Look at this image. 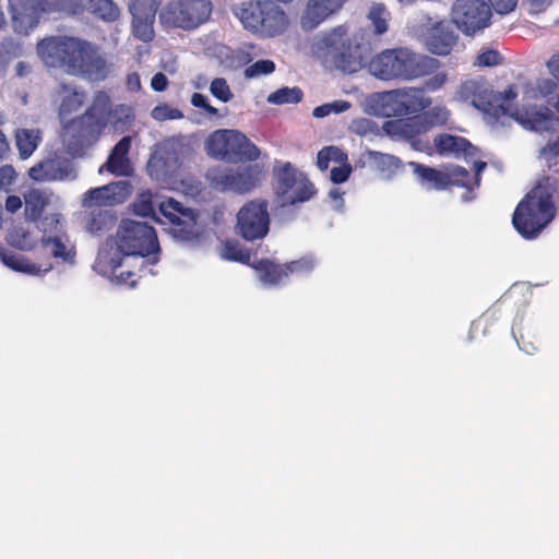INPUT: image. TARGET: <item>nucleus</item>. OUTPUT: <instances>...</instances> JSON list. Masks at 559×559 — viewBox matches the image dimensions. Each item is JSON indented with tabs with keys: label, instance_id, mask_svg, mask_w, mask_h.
<instances>
[{
	"label": "nucleus",
	"instance_id": "obj_1",
	"mask_svg": "<svg viewBox=\"0 0 559 559\" xmlns=\"http://www.w3.org/2000/svg\"><path fill=\"white\" fill-rule=\"evenodd\" d=\"M36 50L47 67L96 81L107 76L106 59L99 48L86 39L69 35L47 36L37 43Z\"/></svg>",
	"mask_w": 559,
	"mask_h": 559
},
{
	"label": "nucleus",
	"instance_id": "obj_2",
	"mask_svg": "<svg viewBox=\"0 0 559 559\" xmlns=\"http://www.w3.org/2000/svg\"><path fill=\"white\" fill-rule=\"evenodd\" d=\"M439 67L438 59L407 47L383 49L365 63L367 71L381 81H409L432 74Z\"/></svg>",
	"mask_w": 559,
	"mask_h": 559
},
{
	"label": "nucleus",
	"instance_id": "obj_3",
	"mask_svg": "<svg viewBox=\"0 0 559 559\" xmlns=\"http://www.w3.org/2000/svg\"><path fill=\"white\" fill-rule=\"evenodd\" d=\"M132 207L139 216L151 217L157 223H168L174 236L180 240H193L199 235L197 228L199 214L190 207H185L173 198L158 205V213L165 221L157 216L151 191L141 192L132 203Z\"/></svg>",
	"mask_w": 559,
	"mask_h": 559
},
{
	"label": "nucleus",
	"instance_id": "obj_4",
	"mask_svg": "<svg viewBox=\"0 0 559 559\" xmlns=\"http://www.w3.org/2000/svg\"><path fill=\"white\" fill-rule=\"evenodd\" d=\"M555 213L551 193L547 188L536 186L516 205L512 225L524 239L533 240L554 219Z\"/></svg>",
	"mask_w": 559,
	"mask_h": 559
},
{
	"label": "nucleus",
	"instance_id": "obj_5",
	"mask_svg": "<svg viewBox=\"0 0 559 559\" xmlns=\"http://www.w3.org/2000/svg\"><path fill=\"white\" fill-rule=\"evenodd\" d=\"M233 12L246 29L263 37L277 36L289 24L286 12L274 1L249 0L235 7Z\"/></svg>",
	"mask_w": 559,
	"mask_h": 559
},
{
	"label": "nucleus",
	"instance_id": "obj_6",
	"mask_svg": "<svg viewBox=\"0 0 559 559\" xmlns=\"http://www.w3.org/2000/svg\"><path fill=\"white\" fill-rule=\"evenodd\" d=\"M319 48L324 62L345 73H355L365 67L361 46L347 35V28L340 25L325 34Z\"/></svg>",
	"mask_w": 559,
	"mask_h": 559
},
{
	"label": "nucleus",
	"instance_id": "obj_7",
	"mask_svg": "<svg viewBox=\"0 0 559 559\" xmlns=\"http://www.w3.org/2000/svg\"><path fill=\"white\" fill-rule=\"evenodd\" d=\"M265 176V167L250 164L239 168H210L205 174L209 186L219 192L247 194L261 185Z\"/></svg>",
	"mask_w": 559,
	"mask_h": 559
},
{
	"label": "nucleus",
	"instance_id": "obj_8",
	"mask_svg": "<svg viewBox=\"0 0 559 559\" xmlns=\"http://www.w3.org/2000/svg\"><path fill=\"white\" fill-rule=\"evenodd\" d=\"M117 250L123 255L145 258L159 251L156 230L144 222L122 219L115 236Z\"/></svg>",
	"mask_w": 559,
	"mask_h": 559
},
{
	"label": "nucleus",
	"instance_id": "obj_9",
	"mask_svg": "<svg viewBox=\"0 0 559 559\" xmlns=\"http://www.w3.org/2000/svg\"><path fill=\"white\" fill-rule=\"evenodd\" d=\"M207 153L219 159L254 162L260 157L259 147L237 130H216L206 141Z\"/></svg>",
	"mask_w": 559,
	"mask_h": 559
},
{
	"label": "nucleus",
	"instance_id": "obj_10",
	"mask_svg": "<svg viewBox=\"0 0 559 559\" xmlns=\"http://www.w3.org/2000/svg\"><path fill=\"white\" fill-rule=\"evenodd\" d=\"M73 4L74 0H10L13 28L19 34L27 35L38 25L43 14H72Z\"/></svg>",
	"mask_w": 559,
	"mask_h": 559
},
{
	"label": "nucleus",
	"instance_id": "obj_11",
	"mask_svg": "<svg viewBox=\"0 0 559 559\" xmlns=\"http://www.w3.org/2000/svg\"><path fill=\"white\" fill-rule=\"evenodd\" d=\"M210 0H171L159 12L163 24L192 31L206 23L212 14Z\"/></svg>",
	"mask_w": 559,
	"mask_h": 559
},
{
	"label": "nucleus",
	"instance_id": "obj_12",
	"mask_svg": "<svg viewBox=\"0 0 559 559\" xmlns=\"http://www.w3.org/2000/svg\"><path fill=\"white\" fill-rule=\"evenodd\" d=\"M61 136L69 152L73 155H81L97 139L100 131L106 127L103 118H93L92 110H85L83 115L61 122Z\"/></svg>",
	"mask_w": 559,
	"mask_h": 559
},
{
	"label": "nucleus",
	"instance_id": "obj_13",
	"mask_svg": "<svg viewBox=\"0 0 559 559\" xmlns=\"http://www.w3.org/2000/svg\"><path fill=\"white\" fill-rule=\"evenodd\" d=\"M237 234L247 241L263 239L270 229L269 203L263 199L246 202L237 213Z\"/></svg>",
	"mask_w": 559,
	"mask_h": 559
},
{
	"label": "nucleus",
	"instance_id": "obj_14",
	"mask_svg": "<svg viewBox=\"0 0 559 559\" xmlns=\"http://www.w3.org/2000/svg\"><path fill=\"white\" fill-rule=\"evenodd\" d=\"M491 9L484 0H455L451 9V22L466 36L488 27Z\"/></svg>",
	"mask_w": 559,
	"mask_h": 559
},
{
	"label": "nucleus",
	"instance_id": "obj_15",
	"mask_svg": "<svg viewBox=\"0 0 559 559\" xmlns=\"http://www.w3.org/2000/svg\"><path fill=\"white\" fill-rule=\"evenodd\" d=\"M456 98L469 103L492 119L502 110L500 96L496 95L492 86L481 76L462 82L456 91Z\"/></svg>",
	"mask_w": 559,
	"mask_h": 559
},
{
	"label": "nucleus",
	"instance_id": "obj_16",
	"mask_svg": "<svg viewBox=\"0 0 559 559\" xmlns=\"http://www.w3.org/2000/svg\"><path fill=\"white\" fill-rule=\"evenodd\" d=\"M157 5L154 0H133L130 4L132 14V34L143 43L153 40L154 22Z\"/></svg>",
	"mask_w": 559,
	"mask_h": 559
},
{
	"label": "nucleus",
	"instance_id": "obj_17",
	"mask_svg": "<svg viewBox=\"0 0 559 559\" xmlns=\"http://www.w3.org/2000/svg\"><path fill=\"white\" fill-rule=\"evenodd\" d=\"M391 103L394 105L393 115L407 116L427 109L431 99L426 96L425 91L418 87H404L389 93Z\"/></svg>",
	"mask_w": 559,
	"mask_h": 559
},
{
	"label": "nucleus",
	"instance_id": "obj_18",
	"mask_svg": "<svg viewBox=\"0 0 559 559\" xmlns=\"http://www.w3.org/2000/svg\"><path fill=\"white\" fill-rule=\"evenodd\" d=\"M453 23L448 20H441L432 24L427 32L426 47L437 56H448L459 41V34L455 32Z\"/></svg>",
	"mask_w": 559,
	"mask_h": 559
},
{
	"label": "nucleus",
	"instance_id": "obj_19",
	"mask_svg": "<svg viewBox=\"0 0 559 559\" xmlns=\"http://www.w3.org/2000/svg\"><path fill=\"white\" fill-rule=\"evenodd\" d=\"M348 0H308L300 17L301 27L311 31L342 11Z\"/></svg>",
	"mask_w": 559,
	"mask_h": 559
},
{
	"label": "nucleus",
	"instance_id": "obj_20",
	"mask_svg": "<svg viewBox=\"0 0 559 559\" xmlns=\"http://www.w3.org/2000/svg\"><path fill=\"white\" fill-rule=\"evenodd\" d=\"M511 118L525 129L547 131L551 127L552 111L547 106H523L522 108H514Z\"/></svg>",
	"mask_w": 559,
	"mask_h": 559
},
{
	"label": "nucleus",
	"instance_id": "obj_21",
	"mask_svg": "<svg viewBox=\"0 0 559 559\" xmlns=\"http://www.w3.org/2000/svg\"><path fill=\"white\" fill-rule=\"evenodd\" d=\"M84 12L107 23L116 22L120 16V10L112 0H74L72 14L81 15Z\"/></svg>",
	"mask_w": 559,
	"mask_h": 559
},
{
	"label": "nucleus",
	"instance_id": "obj_22",
	"mask_svg": "<svg viewBox=\"0 0 559 559\" xmlns=\"http://www.w3.org/2000/svg\"><path fill=\"white\" fill-rule=\"evenodd\" d=\"M436 151L439 155L473 156L475 147L463 136L449 133L438 134L433 139Z\"/></svg>",
	"mask_w": 559,
	"mask_h": 559
},
{
	"label": "nucleus",
	"instance_id": "obj_23",
	"mask_svg": "<svg viewBox=\"0 0 559 559\" xmlns=\"http://www.w3.org/2000/svg\"><path fill=\"white\" fill-rule=\"evenodd\" d=\"M59 92L62 94L58 116L60 121L70 119V117L79 111L84 105L86 95L82 90L76 86L68 85L66 83L60 84Z\"/></svg>",
	"mask_w": 559,
	"mask_h": 559
},
{
	"label": "nucleus",
	"instance_id": "obj_24",
	"mask_svg": "<svg viewBox=\"0 0 559 559\" xmlns=\"http://www.w3.org/2000/svg\"><path fill=\"white\" fill-rule=\"evenodd\" d=\"M131 147V136H123L112 148L107 162V170L116 176H128L131 167L128 153Z\"/></svg>",
	"mask_w": 559,
	"mask_h": 559
},
{
	"label": "nucleus",
	"instance_id": "obj_25",
	"mask_svg": "<svg viewBox=\"0 0 559 559\" xmlns=\"http://www.w3.org/2000/svg\"><path fill=\"white\" fill-rule=\"evenodd\" d=\"M68 173L58 159L48 158L28 169V177L34 181L62 180Z\"/></svg>",
	"mask_w": 559,
	"mask_h": 559
},
{
	"label": "nucleus",
	"instance_id": "obj_26",
	"mask_svg": "<svg viewBox=\"0 0 559 559\" xmlns=\"http://www.w3.org/2000/svg\"><path fill=\"white\" fill-rule=\"evenodd\" d=\"M251 266L259 273V278L264 285L275 286L287 278L285 265L269 259L257 260Z\"/></svg>",
	"mask_w": 559,
	"mask_h": 559
},
{
	"label": "nucleus",
	"instance_id": "obj_27",
	"mask_svg": "<svg viewBox=\"0 0 559 559\" xmlns=\"http://www.w3.org/2000/svg\"><path fill=\"white\" fill-rule=\"evenodd\" d=\"M414 174L418 177L423 185H427L435 190H445L449 188V177L445 170H439L423 164L414 163Z\"/></svg>",
	"mask_w": 559,
	"mask_h": 559
},
{
	"label": "nucleus",
	"instance_id": "obj_28",
	"mask_svg": "<svg viewBox=\"0 0 559 559\" xmlns=\"http://www.w3.org/2000/svg\"><path fill=\"white\" fill-rule=\"evenodd\" d=\"M383 130L390 136L409 140L420 133L419 117L388 120Z\"/></svg>",
	"mask_w": 559,
	"mask_h": 559
},
{
	"label": "nucleus",
	"instance_id": "obj_29",
	"mask_svg": "<svg viewBox=\"0 0 559 559\" xmlns=\"http://www.w3.org/2000/svg\"><path fill=\"white\" fill-rule=\"evenodd\" d=\"M273 173L276 180V189L281 195H284L288 191L293 190L299 181V178L305 176L298 173V170L289 162L275 165Z\"/></svg>",
	"mask_w": 559,
	"mask_h": 559
},
{
	"label": "nucleus",
	"instance_id": "obj_30",
	"mask_svg": "<svg viewBox=\"0 0 559 559\" xmlns=\"http://www.w3.org/2000/svg\"><path fill=\"white\" fill-rule=\"evenodd\" d=\"M25 212L31 221H38L49 204V194L40 189L33 188L24 194Z\"/></svg>",
	"mask_w": 559,
	"mask_h": 559
},
{
	"label": "nucleus",
	"instance_id": "obj_31",
	"mask_svg": "<svg viewBox=\"0 0 559 559\" xmlns=\"http://www.w3.org/2000/svg\"><path fill=\"white\" fill-rule=\"evenodd\" d=\"M40 141L39 130L17 129L15 132V143L22 159H27L38 147Z\"/></svg>",
	"mask_w": 559,
	"mask_h": 559
},
{
	"label": "nucleus",
	"instance_id": "obj_32",
	"mask_svg": "<svg viewBox=\"0 0 559 559\" xmlns=\"http://www.w3.org/2000/svg\"><path fill=\"white\" fill-rule=\"evenodd\" d=\"M104 120L111 124L115 133H123L129 130L134 121V114L129 106L121 104L109 110Z\"/></svg>",
	"mask_w": 559,
	"mask_h": 559
},
{
	"label": "nucleus",
	"instance_id": "obj_33",
	"mask_svg": "<svg viewBox=\"0 0 559 559\" xmlns=\"http://www.w3.org/2000/svg\"><path fill=\"white\" fill-rule=\"evenodd\" d=\"M447 175L449 177V188L454 186L473 191V189L478 187L480 182V178H473L469 171L461 166H452L448 168Z\"/></svg>",
	"mask_w": 559,
	"mask_h": 559
},
{
	"label": "nucleus",
	"instance_id": "obj_34",
	"mask_svg": "<svg viewBox=\"0 0 559 559\" xmlns=\"http://www.w3.org/2000/svg\"><path fill=\"white\" fill-rule=\"evenodd\" d=\"M390 12L383 3H373L367 14L373 34L382 35L389 29Z\"/></svg>",
	"mask_w": 559,
	"mask_h": 559
},
{
	"label": "nucleus",
	"instance_id": "obj_35",
	"mask_svg": "<svg viewBox=\"0 0 559 559\" xmlns=\"http://www.w3.org/2000/svg\"><path fill=\"white\" fill-rule=\"evenodd\" d=\"M41 242L45 247H50V252L53 258L61 259L63 262L74 263L75 250L73 246H67L62 238L56 237H43Z\"/></svg>",
	"mask_w": 559,
	"mask_h": 559
},
{
	"label": "nucleus",
	"instance_id": "obj_36",
	"mask_svg": "<svg viewBox=\"0 0 559 559\" xmlns=\"http://www.w3.org/2000/svg\"><path fill=\"white\" fill-rule=\"evenodd\" d=\"M222 257L225 260L239 262L242 264L251 265V253L248 249L243 248L238 240L230 239L223 243Z\"/></svg>",
	"mask_w": 559,
	"mask_h": 559
},
{
	"label": "nucleus",
	"instance_id": "obj_37",
	"mask_svg": "<svg viewBox=\"0 0 559 559\" xmlns=\"http://www.w3.org/2000/svg\"><path fill=\"white\" fill-rule=\"evenodd\" d=\"M304 97V92L300 87H281L271 93L266 100L273 105L298 104Z\"/></svg>",
	"mask_w": 559,
	"mask_h": 559
},
{
	"label": "nucleus",
	"instance_id": "obj_38",
	"mask_svg": "<svg viewBox=\"0 0 559 559\" xmlns=\"http://www.w3.org/2000/svg\"><path fill=\"white\" fill-rule=\"evenodd\" d=\"M346 160L347 154L342 148L333 145L324 146L317 155V166L323 171L329 168L331 162L340 164Z\"/></svg>",
	"mask_w": 559,
	"mask_h": 559
},
{
	"label": "nucleus",
	"instance_id": "obj_39",
	"mask_svg": "<svg viewBox=\"0 0 559 559\" xmlns=\"http://www.w3.org/2000/svg\"><path fill=\"white\" fill-rule=\"evenodd\" d=\"M2 262L9 266L10 269L23 272L27 274H36L39 269L36 264L31 263L26 258L15 254V253H5L2 255Z\"/></svg>",
	"mask_w": 559,
	"mask_h": 559
},
{
	"label": "nucleus",
	"instance_id": "obj_40",
	"mask_svg": "<svg viewBox=\"0 0 559 559\" xmlns=\"http://www.w3.org/2000/svg\"><path fill=\"white\" fill-rule=\"evenodd\" d=\"M317 190L313 183L306 177H300L299 181L295 186L294 195L289 199L292 204L302 203L309 201Z\"/></svg>",
	"mask_w": 559,
	"mask_h": 559
},
{
	"label": "nucleus",
	"instance_id": "obj_41",
	"mask_svg": "<svg viewBox=\"0 0 559 559\" xmlns=\"http://www.w3.org/2000/svg\"><path fill=\"white\" fill-rule=\"evenodd\" d=\"M284 265L287 277L289 275L305 276L313 271L316 262L312 257H302L298 260L284 263Z\"/></svg>",
	"mask_w": 559,
	"mask_h": 559
},
{
	"label": "nucleus",
	"instance_id": "obj_42",
	"mask_svg": "<svg viewBox=\"0 0 559 559\" xmlns=\"http://www.w3.org/2000/svg\"><path fill=\"white\" fill-rule=\"evenodd\" d=\"M8 240L13 247L21 250H31L35 245L31 233L23 227L12 228L9 233Z\"/></svg>",
	"mask_w": 559,
	"mask_h": 559
},
{
	"label": "nucleus",
	"instance_id": "obj_43",
	"mask_svg": "<svg viewBox=\"0 0 559 559\" xmlns=\"http://www.w3.org/2000/svg\"><path fill=\"white\" fill-rule=\"evenodd\" d=\"M112 109L109 95L104 91H99L95 94L93 104L86 110H92L93 118L105 119L108 116L109 110Z\"/></svg>",
	"mask_w": 559,
	"mask_h": 559
},
{
	"label": "nucleus",
	"instance_id": "obj_44",
	"mask_svg": "<svg viewBox=\"0 0 559 559\" xmlns=\"http://www.w3.org/2000/svg\"><path fill=\"white\" fill-rule=\"evenodd\" d=\"M496 95L500 96V105L502 107L501 112H497V118H493L495 121H498L500 118L509 116L511 118V112L514 109L508 104V102L513 100L518 96V90L514 84L509 85L503 93L496 92Z\"/></svg>",
	"mask_w": 559,
	"mask_h": 559
},
{
	"label": "nucleus",
	"instance_id": "obj_45",
	"mask_svg": "<svg viewBox=\"0 0 559 559\" xmlns=\"http://www.w3.org/2000/svg\"><path fill=\"white\" fill-rule=\"evenodd\" d=\"M350 107V104L345 100H335L316 107L312 111L313 117L323 118L329 116L331 112L340 114L346 111Z\"/></svg>",
	"mask_w": 559,
	"mask_h": 559
},
{
	"label": "nucleus",
	"instance_id": "obj_46",
	"mask_svg": "<svg viewBox=\"0 0 559 559\" xmlns=\"http://www.w3.org/2000/svg\"><path fill=\"white\" fill-rule=\"evenodd\" d=\"M275 70V63L269 59H262L253 62L245 70V76L248 79L255 78L258 75H266Z\"/></svg>",
	"mask_w": 559,
	"mask_h": 559
},
{
	"label": "nucleus",
	"instance_id": "obj_47",
	"mask_svg": "<svg viewBox=\"0 0 559 559\" xmlns=\"http://www.w3.org/2000/svg\"><path fill=\"white\" fill-rule=\"evenodd\" d=\"M210 92L223 103L229 102L234 96L227 81L223 78H216L211 82Z\"/></svg>",
	"mask_w": 559,
	"mask_h": 559
},
{
	"label": "nucleus",
	"instance_id": "obj_48",
	"mask_svg": "<svg viewBox=\"0 0 559 559\" xmlns=\"http://www.w3.org/2000/svg\"><path fill=\"white\" fill-rule=\"evenodd\" d=\"M151 116L153 119L157 121H165V120H176L182 118V112L177 109L173 108L166 104L158 105L153 108Z\"/></svg>",
	"mask_w": 559,
	"mask_h": 559
},
{
	"label": "nucleus",
	"instance_id": "obj_49",
	"mask_svg": "<svg viewBox=\"0 0 559 559\" xmlns=\"http://www.w3.org/2000/svg\"><path fill=\"white\" fill-rule=\"evenodd\" d=\"M108 191L109 186L91 189L85 194L83 204L88 207L93 205H102L104 201L109 198Z\"/></svg>",
	"mask_w": 559,
	"mask_h": 559
},
{
	"label": "nucleus",
	"instance_id": "obj_50",
	"mask_svg": "<svg viewBox=\"0 0 559 559\" xmlns=\"http://www.w3.org/2000/svg\"><path fill=\"white\" fill-rule=\"evenodd\" d=\"M120 266V262L116 261L115 259L111 260V270L112 273L117 276L118 281L122 284L129 285L130 287H134L141 275H138V273L133 271H121L119 274H117V270Z\"/></svg>",
	"mask_w": 559,
	"mask_h": 559
},
{
	"label": "nucleus",
	"instance_id": "obj_51",
	"mask_svg": "<svg viewBox=\"0 0 559 559\" xmlns=\"http://www.w3.org/2000/svg\"><path fill=\"white\" fill-rule=\"evenodd\" d=\"M450 116V111L445 107H433L425 114V119L430 124H445Z\"/></svg>",
	"mask_w": 559,
	"mask_h": 559
},
{
	"label": "nucleus",
	"instance_id": "obj_52",
	"mask_svg": "<svg viewBox=\"0 0 559 559\" xmlns=\"http://www.w3.org/2000/svg\"><path fill=\"white\" fill-rule=\"evenodd\" d=\"M112 216L109 215L106 211L99 210L97 213H92V217L90 218L87 226L92 231L102 230L108 223H110Z\"/></svg>",
	"mask_w": 559,
	"mask_h": 559
},
{
	"label": "nucleus",
	"instance_id": "obj_53",
	"mask_svg": "<svg viewBox=\"0 0 559 559\" xmlns=\"http://www.w3.org/2000/svg\"><path fill=\"white\" fill-rule=\"evenodd\" d=\"M501 56L497 50L488 49L477 56L476 64L478 67H493L501 63Z\"/></svg>",
	"mask_w": 559,
	"mask_h": 559
},
{
	"label": "nucleus",
	"instance_id": "obj_54",
	"mask_svg": "<svg viewBox=\"0 0 559 559\" xmlns=\"http://www.w3.org/2000/svg\"><path fill=\"white\" fill-rule=\"evenodd\" d=\"M352 170L353 168L347 160L340 163L338 167H334L331 169L332 182L337 185L345 182L349 178Z\"/></svg>",
	"mask_w": 559,
	"mask_h": 559
},
{
	"label": "nucleus",
	"instance_id": "obj_55",
	"mask_svg": "<svg viewBox=\"0 0 559 559\" xmlns=\"http://www.w3.org/2000/svg\"><path fill=\"white\" fill-rule=\"evenodd\" d=\"M495 11L499 14H507L514 10L518 0H488Z\"/></svg>",
	"mask_w": 559,
	"mask_h": 559
},
{
	"label": "nucleus",
	"instance_id": "obj_56",
	"mask_svg": "<svg viewBox=\"0 0 559 559\" xmlns=\"http://www.w3.org/2000/svg\"><path fill=\"white\" fill-rule=\"evenodd\" d=\"M16 177L15 170L12 166L7 165L0 167V188L9 187L13 183Z\"/></svg>",
	"mask_w": 559,
	"mask_h": 559
},
{
	"label": "nucleus",
	"instance_id": "obj_57",
	"mask_svg": "<svg viewBox=\"0 0 559 559\" xmlns=\"http://www.w3.org/2000/svg\"><path fill=\"white\" fill-rule=\"evenodd\" d=\"M447 79L448 76L444 72H439L428 79L425 85L429 91H436L444 85Z\"/></svg>",
	"mask_w": 559,
	"mask_h": 559
},
{
	"label": "nucleus",
	"instance_id": "obj_58",
	"mask_svg": "<svg viewBox=\"0 0 559 559\" xmlns=\"http://www.w3.org/2000/svg\"><path fill=\"white\" fill-rule=\"evenodd\" d=\"M168 86V79L163 72H157L151 80V87L155 92H164Z\"/></svg>",
	"mask_w": 559,
	"mask_h": 559
},
{
	"label": "nucleus",
	"instance_id": "obj_59",
	"mask_svg": "<svg viewBox=\"0 0 559 559\" xmlns=\"http://www.w3.org/2000/svg\"><path fill=\"white\" fill-rule=\"evenodd\" d=\"M126 85L130 92H139L141 90V79L139 73L131 72L127 75Z\"/></svg>",
	"mask_w": 559,
	"mask_h": 559
},
{
	"label": "nucleus",
	"instance_id": "obj_60",
	"mask_svg": "<svg viewBox=\"0 0 559 559\" xmlns=\"http://www.w3.org/2000/svg\"><path fill=\"white\" fill-rule=\"evenodd\" d=\"M551 3V0H528L530 12L532 14H538L545 11Z\"/></svg>",
	"mask_w": 559,
	"mask_h": 559
},
{
	"label": "nucleus",
	"instance_id": "obj_61",
	"mask_svg": "<svg viewBox=\"0 0 559 559\" xmlns=\"http://www.w3.org/2000/svg\"><path fill=\"white\" fill-rule=\"evenodd\" d=\"M22 207V200L17 195H9L5 200V209L11 212L15 213L17 210Z\"/></svg>",
	"mask_w": 559,
	"mask_h": 559
},
{
	"label": "nucleus",
	"instance_id": "obj_62",
	"mask_svg": "<svg viewBox=\"0 0 559 559\" xmlns=\"http://www.w3.org/2000/svg\"><path fill=\"white\" fill-rule=\"evenodd\" d=\"M10 152V145L4 133L0 130V160L5 158Z\"/></svg>",
	"mask_w": 559,
	"mask_h": 559
},
{
	"label": "nucleus",
	"instance_id": "obj_63",
	"mask_svg": "<svg viewBox=\"0 0 559 559\" xmlns=\"http://www.w3.org/2000/svg\"><path fill=\"white\" fill-rule=\"evenodd\" d=\"M548 68L551 71V73L556 76V79L559 81V53L554 55L550 60L548 61Z\"/></svg>",
	"mask_w": 559,
	"mask_h": 559
},
{
	"label": "nucleus",
	"instance_id": "obj_64",
	"mask_svg": "<svg viewBox=\"0 0 559 559\" xmlns=\"http://www.w3.org/2000/svg\"><path fill=\"white\" fill-rule=\"evenodd\" d=\"M207 103V98L200 93H193L191 96V104L198 108H204Z\"/></svg>",
	"mask_w": 559,
	"mask_h": 559
}]
</instances>
